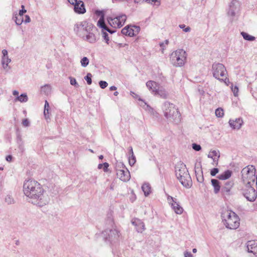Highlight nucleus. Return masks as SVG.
I'll return each mask as SVG.
<instances>
[{"label":"nucleus","instance_id":"nucleus-1","mask_svg":"<svg viewBox=\"0 0 257 257\" xmlns=\"http://www.w3.org/2000/svg\"><path fill=\"white\" fill-rule=\"evenodd\" d=\"M23 191L29 201L39 207L48 204L50 198L42 185L37 181L29 179L24 182Z\"/></svg>","mask_w":257,"mask_h":257},{"label":"nucleus","instance_id":"nucleus-2","mask_svg":"<svg viewBox=\"0 0 257 257\" xmlns=\"http://www.w3.org/2000/svg\"><path fill=\"white\" fill-rule=\"evenodd\" d=\"M175 174L181 184L189 188L192 185V180L185 164L180 162L175 167Z\"/></svg>","mask_w":257,"mask_h":257},{"label":"nucleus","instance_id":"nucleus-3","mask_svg":"<svg viewBox=\"0 0 257 257\" xmlns=\"http://www.w3.org/2000/svg\"><path fill=\"white\" fill-rule=\"evenodd\" d=\"M162 109L164 116L170 121L178 123L181 121V114L175 105L168 101L164 103Z\"/></svg>","mask_w":257,"mask_h":257},{"label":"nucleus","instance_id":"nucleus-4","mask_svg":"<svg viewBox=\"0 0 257 257\" xmlns=\"http://www.w3.org/2000/svg\"><path fill=\"white\" fill-rule=\"evenodd\" d=\"M221 216L226 228L235 229L239 226L240 219L235 212L229 210L225 211L222 214Z\"/></svg>","mask_w":257,"mask_h":257},{"label":"nucleus","instance_id":"nucleus-5","mask_svg":"<svg viewBox=\"0 0 257 257\" xmlns=\"http://www.w3.org/2000/svg\"><path fill=\"white\" fill-rule=\"evenodd\" d=\"M187 54L183 49H178L173 52L170 55V62L175 67L183 66L187 59Z\"/></svg>","mask_w":257,"mask_h":257},{"label":"nucleus","instance_id":"nucleus-6","mask_svg":"<svg viewBox=\"0 0 257 257\" xmlns=\"http://www.w3.org/2000/svg\"><path fill=\"white\" fill-rule=\"evenodd\" d=\"M256 169L252 165L244 167L241 171L242 179L245 185H253L255 181Z\"/></svg>","mask_w":257,"mask_h":257},{"label":"nucleus","instance_id":"nucleus-7","mask_svg":"<svg viewBox=\"0 0 257 257\" xmlns=\"http://www.w3.org/2000/svg\"><path fill=\"white\" fill-rule=\"evenodd\" d=\"M102 236L105 242L112 244L118 240L119 234L115 229H106L102 231Z\"/></svg>","mask_w":257,"mask_h":257},{"label":"nucleus","instance_id":"nucleus-8","mask_svg":"<svg viewBox=\"0 0 257 257\" xmlns=\"http://www.w3.org/2000/svg\"><path fill=\"white\" fill-rule=\"evenodd\" d=\"M211 71L213 77L218 80L220 79L221 77H223L227 74L225 66L219 63H214L212 64Z\"/></svg>","mask_w":257,"mask_h":257},{"label":"nucleus","instance_id":"nucleus-9","mask_svg":"<svg viewBox=\"0 0 257 257\" xmlns=\"http://www.w3.org/2000/svg\"><path fill=\"white\" fill-rule=\"evenodd\" d=\"M116 175L120 180L126 182L130 179L131 175L129 171L122 163H119L116 166Z\"/></svg>","mask_w":257,"mask_h":257},{"label":"nucleus","instance_id":"nucleus-10","mask_svg":"<svg viewBox=\"0 0 257 257\" xmlns=\"http://www.w3.org/2000/svg\"><path fill=\"white\" fill-rule=\"evenodd\" d=\"M253 185H245L242 189V194L249 201L253 202L256 198V193L252 187Z\"/></svg>","mask_w":257,"mask_h":257},{"label":"nucleus","instance_id":"nucleus-11","mask_svg":"<svg viewBox=\"0 0 257 257\" xmlns=\"http://www.w3.org/2000/svg\"><path fill=\"white\" fill-rule=\"evenodd\" d=\"M240 3L237 0H232L229 5V8L227 11L228 16L234 17L236 14L239 12Z\"/></svg>","mask_w":257,"mask_h":257},{"label":"nucleus","instance_id":"nucleus-12","mask_svg":"<svg viewBox=\"0 0 257 257\" xmlns=\"http://www.w3.org/2000/svg\"><path fill=\"white\" fill-rule=\"evenodd\" d=\"M167 200L176 213L178 214H182L183 211V209L179 204L177 202L176 199L170 195H168Z\"/></svg>","mask_w":257,"mask_h":257},{"label":"nucleus","instance_id":"nucleus-13","mask_svg":"<svg viewBox=\"0 0 257 257\" xmlns=\"http://www.w3.org/2000/svg\"><path fill=\"white\" fill-rule=\"evenodd\" d=\"M246 245L247 251L252 253L254 257H257V240H249L246 242Z\"/></svg>","mask_w":257,"mask_h":257},{"label":"nucleus","instance_id":"nucleus-14","mask_svg":"<svg viewBox=\"0 0 257 257\" xmlns=\"http://www.w3.org/2000/svg\"><path fill=\"white\" fill-rule=\"evenodd\" d=\"M132 223L136 227L137 232L142 233L145 230L144 223L139 218H134L132 220Z\"/></svg>","mask_w":257,"mask_h":257},{"label":"nucleus","instance_id":"nucleus-15","mask_svg":"<svg viewBox=\"0 0 257 257\" xmlns=\"http://www.w3.org/2000/svg\"><path fill=\"white\" fill-rule=\"evenodd\" d=\"M194 169L197 181L200 183L203 182L204 181V177L203 175V171L201 169V163H199L198 164H196Z\"/></svg>","mask_w":257,"mask_h":257},{"label":"nucleus","instance_id":"nucleus-16","mask_svg":"<svg viewBox=\"0 0 257 257\" xmlns=\"http://www.w3.org/2000/svg\"><path fill=\"white\" fill-rule=\"evenodd\" d=\"M88 27V24L86 21L79 22L77 23L74 27V31L77 34L83 30L87 31V28Z\"/></svg>","mask_w":257,"mask_h":257},{"label":"nucleus","instance_id":"nucleus-17","mask_svg":"<svg viewBox=\"0 0 257 257\" xmlns=\"http://www.w3.org/2000/svg\"><path fill=\"white\" fill-rule=\"evenodd\" d=\"M234 183L232 181H227L225 183L224 186L221 189V193L223 195H229L230 191L233 186Z\"/></svg>","mask_w":257,"mask_h":257},{"label":"nucleus","instance_id":"nucleus-18","mask_svg":"<svg viewBox=\"0 0 257 257\" xmlns=\"http://www.w3.org/2000/svg\"><path fill=\"white\" fill-rule=\"evenodd\" d=\"M229 123L233 129L239 130L243 124V120L241 118H236L235 120L230 119Z\"/></svg>","mask_w":257,"mask_h":257},{"label":"nucleus","instance_id":"nucleus-19","mask_svg":"<svg viewBox=\"0 0 257 257\" xmlns=\"http://www.w3.org/2000/svg\"><path fill=\"white\" fill-rule=\"evenodd\" d=\"M74 10L77 14H84L86 12V10L83 2L81 1H79L78 3L74 7Z\"/></svg>","mask_w":257,"mask_h":257},{"label":"nucleus","instance_id":"nucleus-20","mask_svg":"<svg viewBox=\"0 0 257 257\" xmlns=\"http://www.w3.org/2000/svg\"><path fill=\"white\" fill-rule=\"evenodd\" d=\"M11 62V59L9 57H2V65L4 69L6 71L8 72L11 67L9 66V64Z\"/></svg>","mask_w":257,"mask_h":257},{"label":"nucleus","instance_id":"nucleus-21","mask_svg":"<svg viewBox=\"0 0 257 257\" xmlns=\"http://www.w3.org/2000/svg\"><path fill=\"white\" fill-rule=\"evenodd\" d=\"M107 21L109 24L114 28H120L122 27V24L117 20V17L114 18L109 17L107 18Z\"/></svg>","mask_w":257,"mask_h":257},{"label":"nucleus","instance_id":"nucleus-22","mask_svg":"<svg viewBox=\"0 0 257 257\" xmlns=\"http://www.w3.org/2000/svg\"><path fill=\"white\" fill-rule=\"evenodd\" d=\"M232 174L231 171L227 170L221 174L218 175L217 178L221 180H225L229 179L231 176Z\"/></svg>","mask_w":257,"mask_h":257},{"label":"nucleus","instance_id":"nucleus-23","mask_svg":"<svg viewBox=\"0 0 257 257\" xmlns=\"http://www.w3.org/2000/svg\"><path fill=\"white\" fill-rule=\"evenodd\" d=\"M211 182L212 186L213 187L214 193L215 194L218 193L220 190V185L219 181L217 179H212L211 180Z\"/></svg>","mask_w":257,"mask_h":257},{"label":"nucleus","instance_id":"nucleus-24","mask_svg":"<svg viewBox=\"0 0 257 257\" xmlns=\"http://www.w3.org/2000/svg\"><path fill=\"white\" fill-rule=\"evenodd\" d=\"M121 33L126 36L132 37L134 36L133 32V29L132 26L131 27H125L121 30Z\"/></svg>","mask_w":257,"mask_h":257},{"label":"nucleus","instance_id":"nucleus-25","mask_svg":"<svg viewBox=\"0 0 257 257\" xmlns=\"http://www.w3.org/2000/svg\"><path fill=\"white\" fill-rule=\"evenodd\" d=\"M142 189L146 196H148L150 194L151 188L149 183H144L142 186Z\"/></svg>","mask_w":257,"mask_h":257},{"label":"nucleus","instance_id":"nucleus-26","mask_svg":"<svg viewBox=\"0 0 257 257\" xmlns=\"http://www.w3.org/2000/svg\"><path fill=\"white\" fill-rule=\"evenodd\" d=\"M156 95H159L162 98H166L168 94L164 89L159 87L156 91Z\"/></svg>","mask_w":257,"mask_h":257},{"label":"nucleus","instance_id":"nucleus-27","mask_svg":"<svg viewBox=\"0 0 257 257\" xmlns=\"http://www.w3.org/2000/svg\"><path fill=\"white\" fill-rule=\"evenodd\" d=\"M85 40L90 43H94L96 41L94 34L91 32H89L86 35Z\"/></svg>","mask_w":257,"mask_h":257},{"label":"nucleus","instance_id":"nucleus-28","mask_svg":"<svg viewBox=\"0 0 257 257\" xmlns=\"http://www.w3.org/2000/svg\"><path fill=\"white\" fill-rule=\"evenodd\" d=\"M97 26L101 28L102 30H104L105 28H107V26L105 24L104 17L102 16L99 18L97 22Z\"/></svg>","mask_w":257,"mask_h":257},{"label":"nucleus","instance_id":"nucleus-29","mask_svg":"<svg viewBox=\"0 0 257 257\" xmlns=\"http://www.w3.org/2000/svg\"><path fill=\"white\" fill-rule=\"evenodd\" d=\"M241 36L243 37V39L245 40H247L249 41H252L255 40V37L254 36H251L247 34V33L242 32L241 33Z\"/></svg>","mask_w":257,"mask_h":257},{"label":"nucleus","instance_id":"nucleus-30","mask_svg":"<svg viewBox=\"0 0 257 257\" xmlns=\"http://www.w3.org/2000/svg\"><path fill=\"white\" fill-rule=\"evenodd\" d=\"M49 104L47 100H45V105H44V115L46 119L49 118V116L48 115L49 113Z\"/></svg>","mask_w":257,"mask_h":257},{"label":"nucleus","instance_id":"nucleus-31","mask_svg":"<svg viewBox=\"0 0 257 257\" xmlns=\"http://www.w3.org/2000/svg\"><path fill=\"white\" fill-rule=\"evenodd\" d=\"M13 19L18 26L21 25L24 21L23 17H20V16H18L17 14H16L13 16Z\"/></svg>","mask_w":257,"mask_h":257},{"label":"nucleus","instance_id":"nucleus-32","mask_svg":"<svg viewBox=\"0 0 257 257\" xmlns=\"http://www.w3.org/2000/svg\"><path fill=\"white\" fill-rule=\"evenodd\" d=\"M28 100V96L26 94H22L20 96H18L16 98V100L19 101L21 102H26Z\"/></svg>","mask_w":257,"mask_h":257},{"label":"nucleus","instance_id":"nucleus-33","mask_svg":"<svg viewBox=\"0 0 257 257\" xmlns=\"http://www.w3.org/2000/svg\"><path fill=\"white\" fill-rule=\"evenodd\" d=\"M51 91V87L48 84H45L41 87V92H43L45 94L48 95Z\"/></svg>","mask_w":257,"mask_h":257},{"label":"nucleus","instance_id":"nucleus-34","mask_svg":"<svg viewBox=\"0 0 257 257\" xmlns=\"http://www.w3.org/2000/svg\"><path fill=\"white\" fill-rule=\"evenodd\" d=\"M5 201L6 203H7L9 205L14 204L15 202V201L13 197L10 195H8L6 196Z\"/></svg>","mask_w":257,"mask_h":257},{"label":"nucleus","instance_id":"nucleus-35","mask_svg":"<svg viewBox=\"0 0 257 257\" xmlns=\"http://www.w3.org/2000/svg\"><path fill=\"white\" fill-rule=\"evenodd\" d=\"M89 60L86 57L82 58L80 61L81 65L83 67H86L89 64Z\"/></svg>","mask_w":257,"mask_h":257},{"label":"nucleus","instance_id":"nucleus-36","mask_svg":"<svg viewBox=\"0 0 257 257\" xmlns=\"http://www.w3.org/2000/svg\"><path fill=\"white\" fill-rule=\"evenodd\" d=\"M116 17L117 18V20L119 21L118 22H120L121 23V24H122V26L124 25V24L126 21V15H121L117 16Z\"/></svg>","mask_w":257,"mask_h":257},{"label":"nucleus","instance_id":"nucleus-37","mask_svg":"<svg viewBox=\"0 0 257 257\" xmlns=\"http://www.w3.org/2000/svg\"><path fill=\"white\" fill-rule=\"evenodd\" d=\"M215 114L218 117H221L223 116V110L221 108H218L215 110Z\"/></svg>","mask_w":257,"mask_h":257},{"label":"nucleus","instance_id":"nucleus-38","mask_svg":"<svg viewBox=\"0 0 257 257\" xmlns=\"http://www.w3.org/2000/svg\"><path fill=\"white\" fill-rule=\"evenodd\" d=\"M108 166V164L105 162L103 164H99L98 166V168L100 169L103 168L104 171L106 172L107 171Z\"/></svg>","mask_w":257,"mask_h":257},{"label":"nucleus","instance_id":"nucleus-39","mask_svg":"<svg viewBox=\"0 0 257 257\" xmlns=\"http://www.w3.org/2000/svg\"><path fill=\"white\" fill-rule=\"evenodd\" d=\"M92 74L90 73L87 74L86 76H85L84 79L87 81L88 84L90 85L92 83Z\"/></svg>","mask_w":257,"mask_h":257},{"label":"nucleus","instance_id":"nucleus-40","mask_svg":"<svg viewBox=\"0 0 257 257\" xmlns=\"http://www.w3.org/2000/svg\"><path fill=\"white\" fill-rule=\"evenodd\" d=\"M102 37L104 39V40H105V42L108 44L109 43V37H108V34L106 33V31H105V30H102Z\"/></svg>","mask_w":257,"mask_h":257},{"label":"nucleus","instance_id":"nucleus-41","mask_svg":"<svg viewBox=\"0 0 257 257\" xmlns=\"http://www.w3.org/2000/svg\"><path fill=\"white\" fill-rule=\"evenodd\" d=\"M231 84V86L230 87L233 93V94L235 96H237L238 95V88L237 86H233V84Z\"/></svg>","mask_w":257,"mask_h":257},{"label":"nucleus","instance_id":"nucleus-42","mask_svg":"<svg viewBox=\"0 0 257 257\" xmlns=\"http://www.w3.org/2000/svg\"><path fill=\"white\" fill-rule=\"evenodd\" d=\"M69 79L70 80V82L71 85H74L76 87H78L79 86L78 84L77 83L76 79L72 77H69Z\"/></svg>","mask_w":257,"mask_h":257},{"label":"nucleus","instance_id":"nucleus-43","mask_svg":"<svg viewBox=\"0 0 257 257\" xmlns=\"http://www.w3.org/2000/svg\"><path fill=\"white\" fill-rule=\"evenodd\" d=\"M99 85L101 88L104 89L107 86L108 83L105 81L101 80L99 82Z\"/></svg>","mask_w":257,"mask_h":257},{"label":"nucleus","instance_id":"nucleus-44","mask_svg":"<svg viewBox=\"0 0 257 257\" xmlns=\"http://www.w3.org/2000/svg\"><path fill=\"white\" fill-rule=\"evenodd\" d=\"M179 27L183 29V31L185 32H189L191 31V28L189 27H186L184 24L180 25Z\"/></svg>","mask_w":257,"mask_h":257},{"label":"nucleus","instance_id":"nucleus-45","mask_svg":"<svg viewBox=\"0 0 257 257\" xmlns=\"http://www.w3.org/2000/svg\"><path fill=\"white\" fill-rule=\"evenodd\" d=\"M134 36L137 35L140 31V27L139 26H132Z\"/></svg>","mask_w":257,"mask_h":257},{"label":"nucleus","instance_id":"nucleus-46","mask_svg":"<svg viewBox=\"0 0 257 257\" xmlns=\"http://www.w3.org/2000/svg\"><path fill=\"white\" fill-rule=\"evenodd\" d=\"M192 148L196 151H199L201 150V146L195 143L192 144Z\"/></svg>","mask_w":257,"mask_h":257},{"label":"nucleus","instance_id":"nucleus-47","mask_svg":"<svg viewBox=\"0 0 257 257\" xmlns=\"http://www.w3.org/2000/svg\"><path fill=\"white\" fill-rule=\"evenodd\" d=\"M153 85H155V82L154 81L150 80L146 83V86L149 89V90H150L151 88H152Z\"/></svg>","mask_w":257,"mask_h":257},{"label":"nucleus","instance_id":"nucleus-48","mask_svg":"<svg viewBox=\"0 0 257 257\" xmlns=\"http://www.w3.org/2000/svg\"><path fill=\"white\" fill-rule=\"evenodd\" d=\"M225 77V79H223V78L222 77V78H220L219 79V80L220 81H221V82H224V83L227 85V86H228L229 84L230 83V81H229V80L228 78H227V76H224Z\"/></svg>","mask_w":257,"mask_h":257},{"label":"nucleus","instance_id":"nucleus-49","mask_svg":"<svg viewBox=\"0 0 257 257\" xmlns=\"http://www.w3.org/2000/svg\"><path fill=\"white\" fill-rule=\"evenodd\" d=\"M219 172V169L217 168H214L211 170L210 175L212 176H215Z\"/></svg>","mask_w":257,"mask_h":257},{"label":"nucleus","instance_id":"nucleus-50","mask_svg":"<svg viewBox=\"0 0 257 257\" xmlns=\"http://www.w3.org/2000/svg\"><path fill=\"white\" fill-rule=\"evenodd\" d=\"M146 1L150 4H154L157 6H159L160 5L159 0H146Z\"/></svg>","mask_w":257,"mask_h":257},{"label":"nucleus","instance_id":"nucleus-51","mask_svg":"<svg viewBox=\"0 0 257 257\" xmlns=\"http://www.w3.org/2000/svg\"><path fill=\"white\" fill-rule=\"evenodd\" d=\"M211 153H212L213 158H214V157H217L218 158V159L219 158L220 152L219 151L213 150V151H211Z\"/></svg>","mask_w":257,"mask_h":257},{"label":"nucleus","instance_id":"nucleus-52","mask_svg":"<svg viewBox=\"0 0 257 257\" xmlns=\"http://www.w3.org/2000/svg\"><path fill=\"white\" fill-rule=\"evenodd\" d=\"M159 87V86L158 84L155 82V85H153L152 88H151L150 90H152V92L155 93V95H156V91H157L158 88Z\"/></svg>","mask_w":257,"mask_h":257},{"label":"nucleus","instance_id":"nucleus-53","mask_svg":"<svg viewBox=\"0 0 257 257\" xmlns=\"http://www.w3.org/2000/svg\"><path fill=\"white\" fill-rule=\"evenodd\" d=\"M22 124L23 126L27 127L30 125V121L27 118L23 120Z\"/></svg>","mask_w":257,"mask_h":257},{"label":"nucleus","instance_id":"nucleus-54","mask_svg":"<svg viewBox=\"0 0 257 257\" xmlns=\"http://www.w3.org/2000/svg\"><path fill=\"white\" fill-rule=\"evenodd\" d=\"M169 43V41L168 40H166L164 42H162L160 44V46L162 48V49H164V47L165 45H167Z\"/></svg>","mask_w":257,"mask_h":257},{"label":"nucleus","instance_id":"nucleus-55","mask_svg":"<svg viewBox=\"0 0 257 257\" xmlns=\"http://www.w3.org/2000/svg\"><path fill=\"white\" fill-rule=\"evenodd\" d=\"M95 14L97 16H100V18L102 16L104 17V14L102 11L97 10L95 12Z\"/></svg>","mask_w":257,"mask_h":257},{"label":"nucleus","instance_id":"nucleus-56","mask_svg":"<svg viewBox=\"0 0 257 257\" xmlns=\"http://www.w3.org/2000/svg\"><path fill=\"white\" fill-rule=\"evenodd\" d=\"M184 257H193V255L191 254L190 252L188 251H185L184 252Z\"/></svg>","mask_w":257,"mask_h":257},{"label":"nucleus","instance_id":"nucleus-57","mask_svg":"<svg viewBox=\"0 0 257 257\" xmlns=\"http://www.w3.org/2000/svg\"><path fill=\"white\" fill-rule=\"evenodd\" d=\"M68 2L71 4L72 5H73L74 7L76 4H77L78 3L79 1L77 0H68Z\"/></svg>","mask_w":257,"mask_h":257},{"label":"nucleus","instance_id":"nucleus-58","mask_svg":"<svg viewBox=\"0 0 257 257\" xmlns=\"http://www.w3.org/2000/svg\"><path fill=\"white\" fill-rule=\"evenodd\" d=\"M27 11L25 9H22L19 11V16L20 17H23L24 13H26Z\"/></svg>","mask_w":257,"mask_h":257},{"label":"nucleus","instance_id":"nucleus-59","mask_svg":"<svg viewBox=\"0 0 257 257\" xmlns=\"http://www.w3.org/2000/svg\"><path fill=\"white\" fill-rule=\"evenodd\" d=\"M8 51L6 49H4L2 50V54L3 56L2 57H9L8 54Z\"/></svg>","mask_w":257,"mask_h":257},{"label":"nucleus","instance_id":"nucleus-60","mask_svg":"<svg viewBox=\"0 0 257 257\" xmlns=\"http://www.w3.org/2000/svg\"><path fill=\"white\" fill-rule=\"evenodd\" d=\"M30 21H31V19H30V17L28 15H26L25 23H29Z\"/></svg>","mask_w":257,"mask_h":257},{"label":"nucleus","instance_id":"nucleus-61","mask_svg":"<svg viewBox=\"0 0 257 257\" xmlns=\"http://www.w3.org/2000/svg\"><path fill=\"white\" fill-rule=\"evenodd\" d=\"M136 162V160L128 159V162L131 166H133L135 164Z\"/></svg>","mask_w":257,"mask_h":257},{"label":"nucleus","instance_id":"nucleus-62","mask_svg":"<svg viewBox=\"0 0 257 257\" xmlns=\"http://www.w3.org/2000/svg\"><path fill=\"white\" fill-rule=\"evenodd\" d=\"M213 165H215L216 166H217L218 165V158H213Z\"/></svg>","mask_w":257,"mask_h":257},{"label":"nucleus","instance_id":"nucleus-63","mask_svg":"<svg viewBox=\"0 0 257 257\" xmlns=\"http://www.w3.org/2000/svg\"><path fill=\"white\" fill-rule=\"evenodd\" d=\"M104 30H105V31H107L108 32H109L110 34H112L114 32V31L113 30H110L107 27V28H105Z\"/></svg>","mask_w":257,"mask_h":257},{"label":"nucleus","instance_id":"nucleus-64","mask_svg":"<svg viewBox=\"0 0 257 257\" xmlns=\"http://www.w3.org/2000/svg\"><path fill=\"white\" fill-rule=\"evenodd\" d=\"M12 159V156L11 155H9L6 157V160L8 162L11 161Z\"/></svg>","mask_w":257,"mask_h":257}]
</instances>
